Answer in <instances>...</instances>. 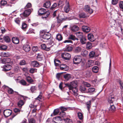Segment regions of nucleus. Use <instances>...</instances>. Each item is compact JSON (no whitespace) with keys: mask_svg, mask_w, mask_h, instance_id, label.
I'll return each mask as SVG.
<instances>
[{"mask_svg":"<svg viewBox=\"0 0 123 123\" xmlns=\"http://www.w3.org/2000/svg\"><path fill=\"white\" fill-rule=\"evenodd\" d=\"M88 39L91 42H93L95 40V38H94L93 35L91 33L88 34Z\"/></svg>","mask_w":123,"mask_h":123,"instance_id":"ddd939ff","label":"nucleus"},{"mask_svg":"<svg viewBox=\"0 0 123 123\" xmlns=\"http://www.w3.org/2000/svg\"><path fill=\"white\" fill-rule=\"evenodd\" d=\"M54 62L55 65L56 66H58L60 65V64L61 63L60 61L58 59H55L54 60Z\"/></svg>","mask_w":123,"mask_h":123,"instance_id":"473e14b6","label":"nucleus"},{"mask_svg":"<svg viewBox=\"0 0 123 123\" xmlns=\"http://www.w3.org/2000/svg\"><path fill=\"white\" fill-rule=\"evenodd\" d=\"M15 22L18 24H19L20 23V19L19 18H17L15 20Z\"/></svg>","mask_w":123,"mask_h":123,"instance_id":"69168bd1","label":"nucleus"},{"mask_svg":"<svg viewBox=\"0 0 123 123\" xmlns=\"http://www.w3.org/2000/svg\"><path fill=\"white\" fill-rule=\"evenodd\" d=\"M82 29L83 31L86 32H89L90 30V28L85 26H82Z\"/></svg>","mask_w":123,"mask_h":123,"instance_id":"f3484780","label":"nucleus"},{"mask_svg":"<svg viewBox=\"0 0 123 123\" xmlns=\"http://www.w3.org/2000/svg\"><path fill=\"white\" fill-rule=\"evenodd\" d=\"M56 39L59 41H61L62 39V37L61 35L60 34H57L56 37Z\"/></svg>","mask_w":123,"mask_h":123,"instance_id":"a19ab883","label":"nucleus"},{"mask_svg":"<svg viewBox=\"0 0 123 123\" xmlns=\"http://www.w3.org/2000/svg\"><path fill=\"white\" fill-rule=\"evenodd\" d=\"M66 5L64 7V11L68 13L69 11L70 7L69 5V3L67 0H66L65 2Z\"/></svg>","mask_w":123,"mask_h":123,"instance_id":"423d86ee","label":"nucleus"},{"mask_svg":"<svg viewBox=\"0 0 123 123\" xmlns=\"http://www.w3.org/2000/svg\"><path fill=\"white\" fill-rule=\"evenodd\" d=\"M64 122L66 123H73L72 120L68 118L63 119Z\"/></svg>","mask_w":123,"mask_h":123,"instance_id":"c9c22d12","label":"nucleus"},{"mask_svg":"<svg viewBox=\"0 0 123 123\" xmlns=\"http://www.w3.org/2000/svg\"><path fill=\"white\" fill-rule=\"evenodd\" d=\"M80 90L82 92L87 93V91L86 90L85 87L84 86H81L80 87Z\"/></svg>","mask_w":123,"mask_h":123,"instance_id":"c756f323","label":"nucleus"},{"mask_svg":"<svg viewBox=\"0 0 123 123\" xmlns=\"http://www.w3.org/2000/svg\"><path fill=\"white\" fill-rule=\"evenodd\" d=\"M73 48L71 46H68L65 49V51H70L72 50Z\"/></svg>","mask_w":123,"mask_h":123,"instance_id":"3c124183","label":"nucleus"},{"mask_svg":"<svg viewBox=\"0 0 123 123\" xmlns=\"http://www.w3.org/2000/svg\"><path fill=\"white\" fill-rule=\"evenodd\" d=\"M45 12V9L43 8L40 9L38 11V14L40 15H42L43 14H44Z\"/></svg>","mask_w":123,"mask_h":123,"instance_id":"5701e85b","label":"nucleus"},{"mask_svg":"<svg viewBox=\"0 0 123 123\" xmlns=\"http://www.w3.org/2000/svg\"><path fill=\"white\" fill-rule=\"evenodd\" d=\"M12 113V111L11 110L7 109L4 110L3 112V114L6 117H7L10 116L11 114Z\"/></svg>","mask_w":123,"mask_h":123,"instance_id":"20e7f679","label":"nucleus"},{"mask_svg":"<svg viewBox=\"0 0 123 123\" xmlns=\"http://www.w3.org/2000/svg\"><path fill=\"white\" fill-rule=\"evenodd\" d=\"M92 70L93 72L97 73L98 72V68L97 66L94 67L92 68Z\"/></svg>","mask_w":123,"mask_h":123,"instance_id":"4c0bfd02","label":"nucleus"},{"mask_svg":"<svg viewBox=\"0 0 123 123\" xmlns=\"http://www.w3.org/2000/svg\"><path fill=\"white\" fill-rule=\"evenodd\" d=\"M89 57L91 59H92L96 56L95 52L94 51L90 52L89 54Z\"/></svg>","mask_w":123,"mask_h":123,"instance_id":"bb28decb","label":"nucleus"},{"mask_svg":"<svg viewBox=\"0 0 123 123\" xmlns=\"http://www.w3.org/2000/svg\"><path fill=\"white\" fill-rule=\"evenodd\" d=\"M68 39H71L73 40H78V39L75 38V37L73 35H70L68 37Z\"/></svg>","mask_w":123,"mask_h":123,"instance_id":"58836bf2","label":"nucleus"},{"mask_svg":"<svg viewBox=\"0 0 123 123\" xmlns=\"http://www.w3.org/2000/svg\"><path fill=\"white\" fill-rule=\"evenodd\" d=\"M69 90H72L74 93V94L75 96H76L78 95L77 93L78 89L76 87L72 88V89H69Z\"/></svg>","mask_w":123,"mask_h":123,"instance_id":"aec40b11","label":"nucleus"},{"mask_svg":"<svg viewBox=\"0 0 123 123\" xmlns=\"http://www.w3.org/2000/svg\"><path fill=\"white\" fill-rule=\"evenodd\" d=\"M26 62L24 60H22L19 63V64L21 65H23L25 64Z\"/></svg>","mask_w":123,"mask_h":123,"instance_id":"052dcab7","label":"nucleus"},{"mask_svg":"<svg viewBox=\"0 0 123 123\" xmlns=\"http://www.w3.org/2000/svg\"><path fill=\"white\" fill-rule=\"evenodd\" d=\"M51 6V3L49 1H46L43 5L44 7L46 8H48L50 7Z\"/></svg>","mask_w":123,"mask_h":123,"instance_id":"a211bd4d","label":"nucleus"},{"mask_svg":"<svg viewBox=\"0 0 123 123\" xmlns=\"http://www.w3.org/2000/svg\"><path fill=\"white\" fill-rule=\"evenodd\" d=\"M38 48L37 46L33 47L32 48V51L34 52H36L38 50Z\"/></svg>","mask_w":123,"mask_h":123,"instance_id":"13d9d810","label":"nucleus"},{"mask_svg":"<svg viewBox=\"0 0 123 123\" xmlns=\"http://www.w3.org/2000/svg\"><path fill=\"white\" fill-rule=\"evenodd\" d=\"M61 56L63 59L66 60H69L71 57V55L65 52L62 53Z\"/></svg>","mask_w":123,"mask_h":123,"instance_id":"7ed1b4c3","label":"nucleus"},{"mask_svg":"<svg viewBox=\"0 0 123 123\" xmlns=\"http://www.w3.org/2000/svg\"><path fill=\"white\" fill-rule=\"evenodd\" d=\"M30 72L31 73H34L36 72L37 69L34 68H31L29 70Z\"/></svg>","mask_w":123,"mask_h":123,"instance_id":"864d4df0","label":"nucleus"},{"mask_svg":"<svg viewBox=\"0 0 123 123\" xmlns=\"http://www.w3.org/2000/svg\"><path fill=\"white\" fill-rule=\"evenodd\" d=\"M12 41L14 44H17L19 43V40L17 37H13L12 39Z\"/></svg>","mask_w":123,"mask_h":123,"instance_id":"cd10ccee","label":"nucleus"},{"mask_svg":"<svg viewBox=\"0 0 123 123\" xmlns=\"http://www.w3.org/2000/svg\"><path fill=\"white\" fill-rule=\"evenodd\" d=\"M31 13V10L30 9H27L25 10L23 13V15L24 17H27Z\"/></svg>","mask_w":123,"mask_h":123,"instance_id":"9b49d317","label":"nucleus"},{"mask_svg":"<svg viewBox=\"0 0 123 123\" xmlns=\"http://www.w3.org/2000/svg\"><path fill=\"white\" fill-rule=\"evenodd\" d=\"M82 50V48L81 47L79 46L75 48L74 51L76 53H78L80 52Z\"/></svg>","mask_w":123,"mask_h":123,"instance_id":"c85d7f7f","label":"nucleus"},{"mask_svg":"<svg viewBox=\"0 0 123 123\" xmlns=\"http://www.w3.org/2000/svg\"><path fill=\"white\" fill-rule=\"evenodd\" d=\"M88 52L86 50H84L81 53L82 55L83 56L85 57L88 54Z\"/></svg>","mask_w":123,"mask_h":123,"instance_id":"37998d69","label":"nucleus"},{"mask_svg":"<svg viewBox=\"0 0 123 123\" xmlns=\"http://www.w3.org/2000/svg\"><path fill=\"white\" fill-rule=\"evenodd\" d=\"M76 36L80 39L84 37L83 33L80 32H78L76 33Z\"/></svg>","mask_w":123,"mask_h":123,"instance_id":"a878e982","label":"nucleus"},{"mask_svg":"<svg viewBox=\"0 0 123 123\" xmlns=\"http://www.w3.org/2000/svg\"><path fill=\"white\" fill-rule=\"evenodd\" d=\"M40 34L42 36V37L43 39L48 40L50 39L51 37V34L49 32L45 33L44 30H42L40 32Z\"/></svg>","mask_w":123,"mask_h":123,"instance_id":"f257e3e1","label":"nucleus"},{"mask_svg":"<svg viewBox=\"0 0 123 123\" xmlns=\"http://www.w3.org/2000/svg\"><path fill=\"white\" fill-rule=\"evenodd\" d=\"M29 123H35V120L33 118H31L29 120Z\"/></svg>","mask_w":123,"mask_h":123,"instance_id":"774afa93","label":"nucleus"},{"mask_svg":"<svg viewBox=\"0 0 123 123\" xmlns=\"http://www.w3.org/2000/svg\"><path fill=\"white\" fill-rule=\"evenodd\" d=\"M11 66L9 64H5L3 66L2 70L3 71H7L11 69Z\"/></svg>","mask_w":123,"mask_h":123,"instance_id":"39448f33","label":"nucleus"},{"mask_svg":"<svg viewBox=\"0 0 123 123\" xmlns=\"http://www.w3.org/2000/svg\"><path fill=\"white\" fill-rule=\"evenodd\" d=\"M114 101V97L113 96L111 95L109 97L108 99V102L111 104H112Z\"/></svg>","mask_w":123,"mask_h":123,"instance_id":"412c9836","label":"nucleus"},{"mask_svg":"<svg viewBox=\"0 0 123 123\" xmlns=\"http://www.w3.org/2000/svg\"><path fill=\"white\" fill-rule=\"evenodd\" d=\"M41 48L43 49H44L46 51H49L50 50L49 47H47L46 45L44 44H42L41 45Z\"/></svg>","mask_w":123,"mask_h":123,"instance_id":"393cba45","label":"nucleus"},{"mask_svg":"<svg viewBox=\"0 0 123 123\" xmlns=\"http://www.w3.org/2000/svg\"><path fill=\"white\" fill-rule=\"evenodd\" d=\"M77 82L76 81H73L70 83V87L69 89H72V88L76 87L77 86Z\"/></svg>","mask_w":123,"mask_h":123,"instance_id":"4468645a","label":"nucleus"},{"mask_svg":"<svg viewBox=\"0 0 123 123\" xmlns=\"http://www.w3.org/2000/svg\"><path fill=\"white\" fill-rule=\"evenodd\" d=\"M116 108L113 105H110V107L109 108V110L111 111H114L115 110Z\"/></svg>","mask_w":123,"mask_h":123,"instance_id":"c03bdc74","label":"nucleus"},{"mask_svg":"<svg viewBox=\"0 0 123 123\" xmlns=\"http://www.w3.org/2000/svg\"><path fill=\"white\" fill-rule=\"evenodd\" d=\"M63 77L65 79V80L66 81H68L71 78V75L70 74H67L64 75Z\"/></svg>","mask_w":123,"mask_h":123,"instance_id":"6ab92c4d","label":"nucleus"},{"mask_svg":"<svg viewBox=\"0 0 123 123\" xmlns=\"http://www.w3.org/2000/svg\"><path fill=\"white\" fill-rule=\"evenodd\" d=\"M37 89V87L35 86H32L30 90L31 92H33L35 91Z\"/></svg>","mask_w":123,"mask_h":123,"instance_id":"6e6d98bb","label":"nucleus"},{"mask_svg":"<svg viewBox=\"0 0 123 123\" xmlns=\"http://www.w3.org/2000/svg\"><path fill=\"white\" fill-rule=\"evenodd\" d=\"M7 90L9 94H12L13 93V90L11 88H8Z\"/></svg>","mask_w":123,"mask_h":123,"instance_id":"603ef678","label":"nucleus"},{"mask_svg":"<svg viewBox=\"0 0 123 123\" xmlns=\"http://www.w3.org/2000/svg\"><path fill=\"white\" fill-rule=\"evenodd\" d=\"M31 4L30 3H28L26 6H25V8L26 9L29 8L31 7Z\"/></svg>","mask_w":123,"mask_h":123,"instance_id":"0e129e2a","label":"nucleus"},{"mask_svg":"<svg viewBox=\"0 0 123 123\" xmlns=\"http://www.w3.org/2000/svg\"><path fill=\"white\" fill-rule=\"evenodd\" d=\"M50 14V12L49 11H47L44 12V14H43V16L42 18L43 19H46Z\"/></svg>","mask_w":123,"mask_h":123,"instance_id":"b1692460","label":"nucleus"},{"mask_svg":"<svg viewBox=\"0 0 123 123\" xmlns=\"http://www.w3.org/2000/svg\"><path fill=\"white\" fill-rule=\"evenodd\" d=\"M92 47V43L89 42H87L86 45V48L87 49H91Z\"/></svg>","mask_w":123,"mask_h":123,"instance_id":"f704fd0d","label":"nucleus"},{"mask_svg":"<svg viewBox=\"0 0 123 123\" xmlns=\"http://www.w3.org/2000/svg\"><path fill=\"white\" fill-rule=\"evenodd\" d=\"M60 115L61 117H65V113L64 111H62L60 113Z\"/></svg>","mask_w":123,"mask_h":123,"instance_id":"680f3d73","label":"nucleus"},{"mask_svg":"<svg viewBox=\"0 0 123 123\" xmlns=\"http://www.w3.org/2000/svg\"><path fill=\"white\" fill-rule=\"evenodd\" d=\"M24 104V101L22 100H20L18 103V106L19 107H21Z\"/></svg>","mask_w":123,"mask_h":123,"instance_id":"72a5a7b5","label":"nucleus"},{"mask_svg":"<svg viewBox=\"0 0 123 123\" xmlns=\"http://www.w3.org/2000/svg\"><path fill=\"white\" fill-rule=\"evenodd\" d=\"M62 119L60 117L57 116L53 118V123H60Z\"/></svg>","mask_w":123,"mask_h":123,"instance_id":"0eeeda50","label":"nucleus"},{"mask_svg":"<svg viewBox=\"0 0 123 123\" xmlns=\"http://www.w3.org/2000/svg\"><path fill=\"white\" fill-rule=\"evenodd\" d=\"M31 66L33 67H38L39 65V63L36 61H31Z\"/></svg>","mask_w":123,"mask_h":123,"instance_id":"dca6fc26","label":"nucleus"},{"mask_svg":"<svg viewBox=\"0 0 123 123\" xmlns=\"http://www.w3.org/2000/svg\"><path fill=\"white\" fill-rule=\"evenodd\" d=\"M8 0H1V6H4L6 5L7 3Z\"/></svg>","mask_w":123,"mask_h":123,"instance_id":"2f4dec72","label":"nucleus"},{"mask_svg":"<svg viewBox=\"0 0 123 123\" xmlns=\"http://www.w3.org/2000/svg\"><path fill=\"white\" fill-rule=\"evenodd\" d=\"M59 112V109H55L53 112V115L55 116L57 115Z\"/></svg>","mask_w":123,"mask_h":123,"instance_id":"09e8293b","label":"nucleus"},{"mask_svg":"<svg viewBox=\"0 0 123 123\" xmlns=\"http://www.w3.org/2000/svg\"><path fill=\"white\" fill-rule=\"evenodd\" d=\"M95 91V89L94 88H90L88 89L87 92L90 93H92L94 92Z\"/></svg>","mask_w":123,"mask_h":123,"instance_id":"ea45409f","label":"nucleus"},{"mask_svg":"<svg viewBox=\"0 0 123 123\" xmlns=\"http://www.w3.org/2000/svg\"><path fill=\"white\" fill-rule=\"evenodd\" d=\"M23 49L26 52H29L31 49L30 46L28 45H25L23 46Z\"/></svg>","mask_w":123,"mask_h":123,"instance_id":"2eb2a0df","label":"nucleus"},{"mask_svg":"<svg viewBox=\"0 0 123 123\" xmlns=\"http://www.w3.org/2000/svg\"><path fill=\"white\" fill-rule=\"evenodd\" d=\"M2 55L4 57H7L10 55V54L8 52H4L2 53Z\"/></svg>","mask_w":123,"mask_h":123,"instance_id":"bf43d9fd","label":"nucleus"},{"mask_svg":"<svg viewBox=\"0 0 123 123\" xmlns=\"http://www.w3.org/2000/svg\"><path fill=\"white\" fill-rule=\"evenodd\" d=\"M90 7L88 5H85L84 8L85 10L86 11H88V10L89 9Z\"/></svg>","mask_w":123,"mask_h":123,"instance_id":"338daca9","label":"nucleus"},{"mask_svg":"<svg viewBox=\"0 0 123 123\" xmlns=\"http://www.w3.org/2000/svg\"><path fill=\"white\" fill-rule=\"evenodd\" d=\"M71 30L73 32H75L79 30V28L77 25H74L71 27Z\"/></svg>","mask_w":123,"mask_h":123,"instance_id":"4be33fe9","label":"nucleus"},{"mask_svg":"<svg viewBox=\"0 0 123 123\" xmlns=\"http://www.w3.org/2000/svg\"><path fill=\"white\" fill-rule=\"evenodd\" d=\"M78 115L79 119L82 120L83 118V116L81 112H79L78 113Z\"/></svg>","mask_w":123,"mask_h":123,"instance_id":"49530a36","label":"nucleus"},{"mask_svg":"<svg viewBox=\"0 0 123 123\" xmlns=\"http://www.w3.org/2000/svg\"><path fill=\"white\" fill-rule=\"evenodd\" d=\"M87 109L89 111L90 108L91 107V103L90 101H89L86 103Z\"/></svg>","mask_w":123,"mask_h":123,"instance_id":"79ce46f5","label":"nucleus"},{"mask_svg":"<svg viewBox=\"0 0 123 123\" xmlns=\"http://www.w3.org/2000/svg\"><path fill=\"white\" fill-rule=\"evenodd\" d=\"M42 92H40V95L35 99L40 101V100L42 99Z\"/></svg>","mask_w":123,"mask_h":123,"instance_id":"5fc2aeb1","label":"nucleus"},{"mask_svg":"<svg viewBox=\"0 0 123 123\" xmlns=\"http://www.w3.org/2000/svg\"><path fill=\"white\" fill-rule=\"evenodd\" d=\"M1 62L3 63H9L12 64V62H11V59L10 58L6 57L3 59L1 60Z\"/></svg>","mask_w":123,"mask_h":123,"instance_id":"1a4fd4ad","label":"nucleus"},{"mask_svg":"<svg viewBox=\"0 0 123 123\" xmlns=\"http://www.w3.org/2000/svg\"><path fill=\"white\" fill-rule=\"evenodd\" d=\"M53 43V41L52 40H50L49 41V43H48L47 44V45L49 47V48L51 47V46H52L53 45H52V44Z\"/></svg>","mask_w":123,"mask_h":123,"instance_id":"8fccbe9b","label":"nucleus"},{"mask_svg":"<svg viewBox=\"0 0 123 123\" xmlns=\"http://www.w3.org/2000/svg\"><path fill=\"white\" fill-rule=\"evenodd\" d=\"M26 79L27 81L29 83H31L33 82V80L29 76L27 77L26 78Z\"/></svg>","mask_w":123,"mask_h":123,"instance_id":"a18cd8bd","label":"nucleus"},{"mask_svg":"<svg viewBox=\"0 0 123 123\" xmlns=\"http://www.w3.org/2000/svg\"><path fill=\"white\" fill-rule=\"evenodd\" d=\"M21 110V109H19L17 108H15L14 109V112L16 114L13 115L12 116V118H10L12 120L17 114L19 113Z\"/></svg>","mask_w":123,"mask_h":123,"instance_id":"f8f14e48","label":"nucleus"},{"mask_svg":"<svg viewBox=\"0 0 123 123\" xmlns=\"http://www.w3.org/2000/svg\"><path fill=\"white\" fill-rule=\"evenodd\" d=\"M80 18H85L86 17V15L84 12H81L80 13L79 15Z\"/></svg>","mask_w":123,"mask_h":123,"instance_id":"e433bc0d","label":"nucleus"},{"mask_svg":"<svg viewBox=\"0 0 123 123\" xmlns=\"http://www.w3.org/2000/svg\"><path fill=\"white\" fill-rule=\"evenodd\" d=\"M82 59L81 57L80 56H75L73 59V63L75 64H78L81 62Z\"/></svg>","mask_w":123,"mask_h":123,"instance_id":"f03ea898","label":"nucleus"},{"mask_svg":"<svg viewBox=\"0 0 123 123\" xmlns=\"http://www.w3.org/2000/svg\"><path fill=\"white\" fill-rule=\"evenodd\" d=\"M94 61L92 60H88L86 64V66L87 68H88L94 65Z\"/></svg>","mask_w":123,"mask_h":123,"instance_id":"6e6552de","label":"nucleus"},{"mask_svg":"<svg viewBox=\"0 0 123 123\" xmlns=\"http://www.w3.org/2000/svg\"><path fill=\"white\" fill-rule=\"evenodd\" d=\"M64 5V3L63 1H60L58 3V6H62Z\"/></svg>","mask_w":123,"mask_h":123,"instance_id":"e2e57ef3","label":"nucleus"},{"mask_svg":"<svg viewBox=\"0 0 123 123\" xmlns=\"http://www.w3.org/2000/svg\"><path fill=\"white\" fill-rule=\"evenodd\" d=\"M80 41L82 44H85L86 43V38L85 37H84L80 39Z\"/></svg>","mask_w":123,"mask_h":123,"instance_id":"7c9ffc66","label":"nucleus"},{"mask_svg":"<svg viewBox=\"0 0 123 123\" xmlns=\"http://www.w3.org/2000/svg\"><path fill=\"white\" fill-rule=\"evenodd\" d=\"M4 39L5 41L7 42H9L10 41V39L9 37L8 36L4 37Z\"/></svg>","mask_w":123,"mask_h":123,"instance_id":"de8ad7c7","label":"nucleus"},{"mask_svg":"<svg viewBox=\"0 0 123 123\" xmlns=\"http://www.w3.org/2000/svg\"><path fill=\"white\" fill-rule=\"evenodd\" d=\"M27 26V25L25 23H23L22 24V29L23 30H24L26 29Z\"/></svg>","mask_w":123,"mask_h":123,"instance_id":"4d7b16f0","label":"nucleus"},{"mask_svg":"<svg viewBox=\"0 0 123 123\" xmlns=\"http://www.w3.org/2000/svg\"><path fill=\"white\" fill-rule=\"evenodd\" d=\"M60 68L62 70L67 71L68 69V67L66 64H62L60 65Z\"/></svg>","mask_w":123,"mask_h":123,"instance_id":"9d476101","label":"nucleus"}]
</instances>
